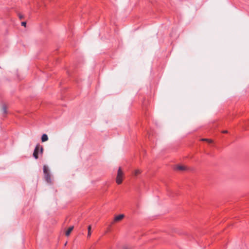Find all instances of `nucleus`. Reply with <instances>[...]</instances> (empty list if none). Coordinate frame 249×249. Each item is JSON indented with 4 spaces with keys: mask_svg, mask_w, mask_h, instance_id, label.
Here are the masks:
<instances>
[{
    "mask_svg": "<svg viewBox=\"0 0 249 249\" xmlns=\"http://www.w3.org/2000/svg\"><path fill=\"white\" fill-rule=\"evenodd\" d=\"M201 140L202 141H205V142H209V143H211V142H212V140H211V139H204V138H203V139H202Z\"/></svg>",
    "mask_w": 249,
    "mask_h": 249,
    "instance_id": "9b49d317",
    "label": "nucleus"
},
{
    "mask_svg": "<svg viewBox=\"0 0 249 249\" xmlns=\"http://www.w3.org/2000/svg\"><path fill=\"white\" fill-rule=\"evenodd\" d=\"M44 175H45V178L46 181L47 182H48V183H51V176L50 174V173L45 174Z\"/></svg>",
    "mask_w": 249,
    "mask_h": 249,
    "instance_id": "20e7f679",
    "label": "nucleus"
},
{
    "mask_svg": "<svg viewBox=\"0 0 249 249\" xmlns=\"http://www.w3.org/2000/svg\"><path fill=\"white\" fill-rule=\"evenodd\" d=\"M26 24V22H21V25H22V26H25Z\"/></svg>",
    "mask_w": 249,
    "mask_h": 249,
    "instance_id": "ddd939ff",
    "label": "nucleus"
},
{
    "mask_svg": "<svg viewBox=\"0 0 249 249\" xmlns=\"http://www.w3.org/2000/svg\"><path fill=\"white\" fill-rule=\"evenodd\" d=\"M2 110H3V113H4V114L7 113V108H6V107L5 106H3Z\"/></svg>",
    "mask_w": 249,
    "mask_h": 249,
    "instance_id": "f8f14e48",
    "label": "nucleus"
},
{
    "mask_svg": "<svg viewBox=\"0 0 249 249\" xmlns=\"http://www.w3.org/2000/svg\"><path fill=\"white\" fill-rule=\"evenodd\" d=\"M141 173V171L139 169L135 170L134 171L135 176H137Z\"/></svg>",
    "mask_w": 249,
    "mask_h": 249,
    "instance_id": "9d476101",
    "label": "nucleus"
},
{
    "mask_svg": "<svg viewBox=\"0 0 249 249\" xmlns=\"http://www.w3.org/2000/svg\"><path fill=\"white\" fill-rule=\"evenodd\" d=\"M91 226L89 225L88 228V237H89L91 236Z\"/></svg>",
    "mask_w": 249,
    "mask_h": 249,
    "instance_id": "1a4fd4ad",
    "label": "nucleus"
},
{
    "mask_svg": "<svg viewBox=\"0 0 249 249\" xmlns=\"http://www.w3.org/2000/svg\"><path fill=\"white\" fill-rule=\"evenodd\" d=\"M186 169L185 167L183 165H178L176 167V169L179 171H183Z\"/></svg>",
    "mask_w": 249,
    "mask_h": 249,
    "instance_id": "0eeeda50",
    "label": "nucleus"
},
{
    "mask_svg": "<svg viewBox=\"0 0 249 249\" xmlns=\"http://www.w3.org/2000/svg\"><path fill=\"white\" fill-rule=\"evenodd\" d=\"M40 154H42L43 148L42 146L40 145L39 144H37L34 149V152H33V157L36 159H37L38 158V154L39 152Z\"/></svg>",
    "mask_w": 249,
    "mask_h": 249,
    "instance_id": "f03ea898",
    "label": "nucleus"
},
{
    "mask_svg": "<svg viewBox=\"0 0 249 249\" xmlns=\"http://www.w3.org/2000/svg\"><path fill=\"white\" fill-rule=\"evenodd\" d=\"M19 18H20V19H22L23 18V16L19 15Z\"/></svg>",
    "mask_w": 249,
    "mask_h": 249,
    "instance_id": "4468645a",
    "label": "nucleus"
},
{
    "mask_svg": "<svg viewBox=\"0 0 249 249\" xmlns=\"http://www.w3.org/2000/svg\"><path fill=\"white\" fill-rule=\"evenodd\" d=\"M43 173H44V175L49 173V170H48L47 167L45 165H44L43 166Z\"/></svg>",
    "mask_w": 249,
    "mask_h": 249,
    "instance_id": "6e6552de",
    "label": "nucleus"
},
{
    "mask_svg": "<svg viewBox=\"0 0 249 249\" xmlns=\"http://www.w3.org/2000/svg\"><path fill=\"white\" fill-rule=\"evenodd\" d=\"M124 176V172L122 171L121 168L119 167L118 170L117 175L116 178V182L117 184H120L122 183L123 180Z\"/></svg>",
    "mask_w": 249,
    "mask_h": 249,
    "instance_id": "f257e3e1",
    "label": "nucleus"
},
{
    "mask_svg": "<svg viewBox=\"0 0 249 249\" xmlns=\"http://www.w3.org/2000/svg\"><path fill=\"white\" fill-rule=\"evenodd\" d=\"M222 133H228V131L227 130L223 131Z\"/></svg>",
    "mask_w": 249,
    "mask_h": 249,
    "instance_id": "2eb2a0df",
    "label": "nucleus"
},
{
    "mask_svg": "<svg viewBox=\"0 0 249 249\" xmlns=\"http://www.w3.org/2000/svg\"><path fill=\"white\" fill-rule=\"evenodd\" d=\"M48 140V136L45 134H43L42 136V137H41L42 142H44L47 141Z\"/></svg>",
    "mask_w": 249,
    "mask_h": 249,
    "instance_id": "423d86ee",
    "label": "nucleus"
},
{
    "mask_svg": "<svg viewBox=\"0 0 249 249\" xmlns=\"http://www.w3.org/2000/svg\"><path fill=\"white\" fill-rule=\"evenodd\" d=\"M124 215L123 214H121L117 215L114 217V222L120 221L122 220L124 218Z\"/></svg>",
    "mask_w": 249,
    "mask_h": 249,
    "instance_id": "7ed1b4c3",
    "label": "nucleus"
},
{
    "mask_svg": "<svg viewBox=\"0 0 249 249\" xmlns=\"http://www.w3.org/2000/svg\"><path fill=\"white\" fill-rule=\"evenodd\" d=\"M73 226H71L69 228V229L67 230L65 233L67 236H69L70 235L71 232L73 230Z\"/></svg>",
    "mask_w": 249,
    "mask_h": 249,
    "instance_id": "39448f33",
    "label": "nucleus"
}]
</instances>
